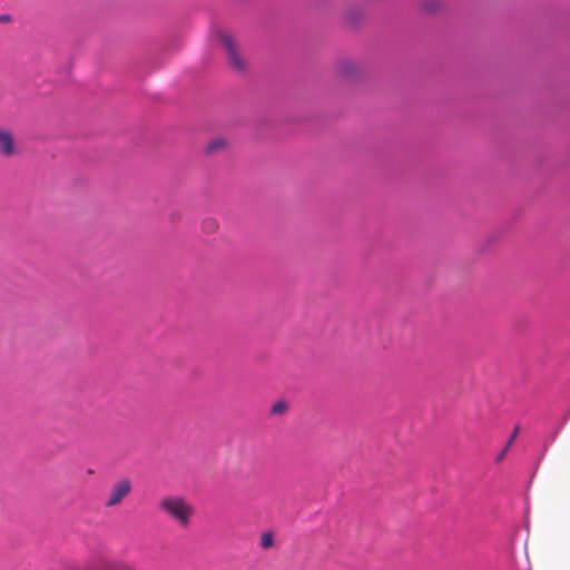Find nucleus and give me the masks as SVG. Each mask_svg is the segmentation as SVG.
Segmentation results:
<instances>
[{"label": "nucleus", "instance_id": "nucleus-1", "mask_svg": "<svg viewBox=\"0 0 570 570\" xmlns=\"http://www.w3.org/2000/svg\"><path fill=\"white\" fill-rule=\"evenodd\" d=\"M158 509L183 529L189 525L195 513L193 505L179 495L164 497L158 501Z\"/></svg>", "mask_w": 570, "mask_h": 570}, {"label": "nucleus", "instance_id": "nucleus-2", "mask_svg": "<svg viewBox=\"0 0 570 570\" xmlns=\"http://www.w3.org/2000/svg\"><path fill=\"white\" fill-rule=\"evenodd\" d=\"M218 39L228 57L229 65L238 71L244 70L245 61L242 59L237 51V46L234 38L229 33L223 32L219 35Z\"/></svg>", "mask_w": 570, "mask_h": 570}, {"label": "nucleus", "instance_id": "nucleus-3", "mask_svg": "<svg viewBox=\"0 0 570 570\" xmlns=\"http://www.w3.org/2000/svg\"><path fill=\"white\" fill-rule=\"evenodd\" d=\"M131 492V482L128 479L118 480L110 489L105 505L108 508L116 507Z\"/></svg>", "mask_w": 570, "mask_h": 570}, {"label": "nucleus", "instance_id": "nucleus-4", "mask_svg": "<svg viewBox=\"0 0 570 570\" xmlns=\"http://www.w3.org/2000/svg\"><path fill=\"white\" fill-rule=\"evenodd\" d=\"M0 153L7 157L14 154V141L12 135L4 129H0Z\"/></svg>", "mask_w": 570, "mask_h": 570}, {"label": "nucleus", "instance_id": "nucleus-5", "mask_svg": "<svg viewBox=\"0 0 570 570\" xmlns=\"http://www.w3.org/2000/svg\"><path fill=\"white\" fill-rule=\"evenodd\" d=\"M226 147V141L223 138H216L209 141L206 146V154H215L223 150Z\"/></svg>", "mask_w": 570, "mask_h": 570}, {"label": "nucleus", "instance_id": "nucleus-6", "mask_svg": "<svg viewBox=\"0 0 570 570\" xmlns=\"http://www.w3.org/2000/svg\"><path fill=\"white\" fill-rule=\"evenodd\" d=\"M219 225L218 222L214 218H207L203 222L202 228L206 234H213L217 232Z\"/></svg>", "mask_w": 570, "mask_h": 570}, {"label": "nucleus", "instance_id": "nucleus-7", "mask_svg": "<svg viewBox=\"0 0 570 570\" xmlns=\"http://www.w3.org/2000/svg\"><path fill=\"white\" fill-rule=\"evenodd\" d=\"M274 544V537L271 532H265L261 537V547L263 549H269Z\"/></svg>", "mask_w": 570, "mask_h": 570}, {"label": "nucleus", "instance_id": "nucleus-8", "mask_svg": "<svg viewBox=\"0 0 570 570\" xmlns=\"http://www.w3.org/2000/svg\"><path fill=\"white\" fill-rule=\"evenodd\" d=\"M287 409V404L283 401H278L276 403L273 404L272 406V414H275V415H279V414H283Z\"/></svg>", "mask_w": 570, "mask_h": 570}, {"label": "nucleus", "instance_id": "nucleus-9", "mask_svg": "<svg viewBox=\"0 0 570 570\" xmlns=\"http://www.w3.org/2000/svg\"><path fill=\"white\" fill-rule=\"evenodd\" d=\"M341 68H342V73H344L346 76H351L352 71L354 69V65L351 62H343Z\"/></svg>", "mask_w": 570, "mask_h": 570}, {"label": "nucleus", "instance_id": "nucleus-10", "mask_svg": "<svg viewBox=\"0 0 570 570\" xmlns=\"http://www.w3.org/2000/svg\"><path fill=\"white\" fill-rule=\"evenodd\" d=\"M519 430L520 428L519 426H515L513 432H512V435L510 436L507 445L510 446L512 444V442L514 441V439L517 438L518 433H519Z\"/></svg>", "mask_w": 570, "mask_h": 570}, {"label": "nucleus", "instance_id": "nucleus-11", "mask_svg": "<svg viewBox=\"0 0 570 570\" xmlns=\"http://www.w3.org/2000/svg\"><path fill=\"white\" fill-rule=\"evenodd\" d=\"M509 448L510 446L505 445V448L502 450V452L498 455L497 462H500L501 460H503V458L505 456L507 452L509 451Z\"/></svg>", "mask_w": 570, "mask_h": 570}, {"label": "nucleus", "instance_id": "nucleus-12", "mask_svg": "<svg viewBox=\"0 0 570 570\" xmlns=\"http://www.w3.org/2000/svg\"><path fill=\"white\" fill-rule=\"evenodd\" d=\"M11 18L8 14L0 16V22H9Z\"/></svg>", "mask_w": 570, "mask_h": 570}, {"label": "nucleus", "instance_id": "nucleus-13", "mask_svg": "<svg viewBox=\"0 0 570 570\" xmlns=\"http://www.w3.org/2000/svg\"><path fill=\"white\" fill-rule=\"evenodd\" d=\"M124 570H135V569L131 567H124Z\"/></svg>", "mask_w": 570, "mask_h": 570}]
</instances>
